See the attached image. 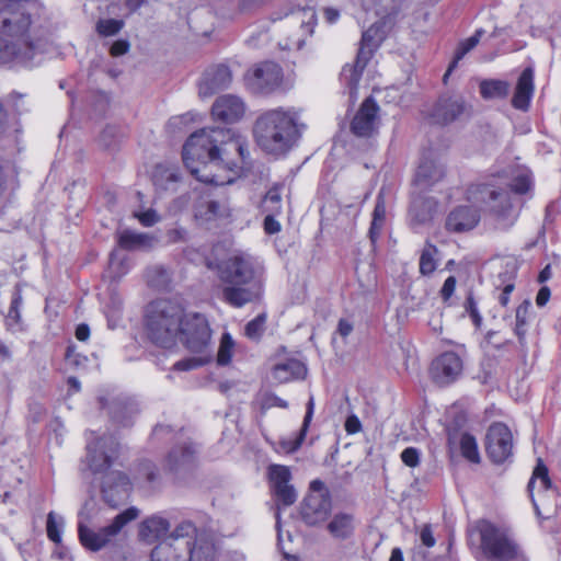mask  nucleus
<instances>
[{"label":"nucleus","instance_id":"obj_1","mask_svg":"<svg viewBox=\"0 0 561 561\" xmlns=\"http://www.w3.org/2000/svg\"><path fill=\"white\" fill-rule=\"evenodd\" d=\"M262 275V266L249 254L237 253L221 261L218 276L226 284L222 299L236 308L259 300L263 294Z\"/></svg>","mask_w":561,"mask_h":561},{"label":"nucleus","instance_id":"obj_2","mask_svg":"<svg viewBox=\"0 0 561 561\" xmlns=\"http://www.w3.org/2000/svg\"><path fill=\"white\" fill-rule=\"evenodd\" d=\"M305 125L294 107H277L262 112L253 125L256 145L267 154L285 156L301 138Z\"/></svg>","mask_w":561,"mask_h":561},{"label":"nucleus","instance_id":"obj_3","mask_svg":"<svg viewBox=\"0 0 561 561\" xmlns=\"http://www.w3.org/2000/svg\"><path fill=\"white\" fill-rule=\"evenodd\" d=\"M0 36L19 50L31 46L30 61L46 42V32L32 20L26 4L18 0H0Z\"/></svg>","mask_w":561,"mask_h":561},{"label":"nucleus","instance_id":"obj_4","mask_svg":"<svg viewBox=\"0 0 561 561\" xmlns=\"http://www.w3.org/2000/svg\"><path fill=\"white\" fill-rule=\"evenodd\" d=\"M227 131L218 130V128H203L192 134L183 146V162L187 170L199 181L210 182L215 184L231 183L232 179L217 180L201 174V168L196 162L205 169L207 164L216 167V158L218 157V141H224Z\"/></svg>","mask_w":561,"mask_h":561},{"label":"nucleus","instance_id":"obj_5","mask_svg":"<svg viewBox=\"0 0 561 561\" xmlns=\"http://www.w3.org/2000/svg\"><path fill=\"white\" fill-rule=\"evenodd\" d=\"M183 311L180 304L168 299L150 302L145 316V327L150 341L162 347L173 346L179 334Z\"/></svg>","mask_w":561,"mask_h":561},{"label":"nucleus","instance_id":"obj_6","mask_svg":"<svg viewBox=\"0 0 561 561\" xmlns=\"http://www.w3.org/2000/svg\"><path fill=\"white\" fill-rule=\"evenodd\" d=\"M469 199L482 205L500 230H508L516 221L518 213L511 201V192L491 183L472 185Z\"/></svg>","mask_w":561,"mask_h":561},{"label":"nucleus","instance_id":"obj_7","mask_svg":"<svg viewBox=\"0 0 561 561\" xmlns=\"http://www.w3.org/2000/svg\"><path fill=\"white\" fill-rule=\"evenodd\" d=\"M476 529L480 535V547L492 561H526L519 546L505 531L489 520L477 522Z\"/></svg>","mask_w":561,"mask_h":561},{"label":"nucleus","instance_id":"obj_8","mask_svg":"<svg viewBox=\"0 0 561 561\" xmlns=\"http://www.w3.org/2000/svg\"><path fill=\"white\" fill-rule=\"evenodd\" d=\"M138 514L139 511L136 507H129L116 515L110 525L100 529H92L80 523L78 526L80 542L91 551H99L108 545L127 523L136 519Z\"/></svg>","mask_w":561,"mask_h":561},{"label":"nucleus","instance_id":"obj_9","mask_svg":"<svg viewBox=\"0 0 561 561\" xmlns=\"http://www.w3.org/2000/svg\"><path fill=\"white\" fill-rule=\"evenodd\" d=\"M211 339V331L206 317L198 312L185 313L179 325V340L188 351L193 353L204 352Z\"/></svg>","mask_w":561,"mask_h":561},{"label":"nucleus","instance_id":"obj_10","mask_svg":"<svg viewBox=\"0 0 561 561\" xmlns=\"http://www.w3.org/2000/svg\"><path fill=\"white\" fill-rule=\"evenodd\" d=\"M218 130L227 131V135H225L224 141H218L216 167H222L237 173L242 168L241 164L249 158L247 144L230 128H218Z\"/></svg>","mask_w":561,"mask_h":561},{"label":"nucleus","instance_id":"obj_11","mask_svg":"<svg viewBox=\"0 0 561 561\" xmlns=\"http://www.w3.org/2000/svg\"><path fill=\"white\" fill-rule=\"evenodd\" d=\"M118 442L112 436H102L87 445V456L83 463L93 474L107 470L117 457Z\"/></svg>","mask_w":561,"mask_h":561},{"label":"nucleus","instance_id":"obj_12","mask_svg":"<svg viewBox=\"0 0 561 561\" xmlns=\"http://www.w3.org/2000/svg\"><path fill=\"white\" fill-rule=\"evenodd\" d=\"M332 513L330 494L308 493L299 506V515L308 527H323Z\"/></svg>","mask_w":561,"mask_h":561},{"label":"nucleus","instance_id":"obj_13","mask_svg":"<svg viewBox=\"0 0 561 561\" xmlns=\"http://www.w3.org/2000/svg\"><path fill=\"white\" fill-rule=\"evenodd\" d=\"M485 450L494 463H503L513 455V435L504 423L490 425L485 435Z\"/></svg>","mask_w":561,"mask_h":561},{"label":"nucleus","instance_id":"obj_14","mask_svg":"<svg viewBox=\"0 0 561 561\" xmlns=\"http://www.w3.org/2000/svg\"><path fill=\"white\" fill-rule=\"evenodd\" d=\"M462 360L455 352H445L436 357L431 365V377L438 386H447L456 381L462 373Z\"/></svg>","mask_w":561,"mask_h":561},{"label":"nucleus","instance_id":"obj_15","mask_svg":"<svg viewBox=\"0 0 561 561\" xmlns=\"http://www.w3.org/2000/svg\"><path fill=\"white\" fill-rule=\"evenodd\" d=\"M282 77V68L277 64L265 61L249 75L248 84L256 93H270L280 84Z\"/></svg>","mask_w":561,"mask_h":561},{"label":"nucleus","instance_id":"obj_16","mask_svg":"<svg viewBox=\"0 0 561 561\" xmlns=\"http://www.w3.org/2000/svg\"><path fill=\"white\" fill-rule=\"evenodd\" d=\"M377 33L378 28L374 26L363 33L355 65L350 68H343L342 75L347 79V83L351 88H355L357 85L362 72L371 57L374 48L377 47V44L375 43V36Z\"/></svg>","mask_w":561,"mask_h":561},{"label":"nucleus","instance_id":"obj_17","mask_svg":"<svg viewBox=\"0 0 561 561\" xmlns=\"http://www.w3.org/2000/svg\"><path fill=\"white\" fill-rule=\"evenodd\" d=\"M527 489L536 513L537 515H540L539 503L543 505L548 497H554L556 495V491L552 488V483L548 474V469L541 459H538Z\"/></svg>","mask_w":561,"mask_h":561},{"label":"nucleus","instance_id":"obj_18","mask_svg":"<svg viewBox=\"0 0 561 561\" xmlns=\"http://www.w3.org/2000/svg\"><path fill=\"white\" fill-rule=\"evenodd\" d=\"M130 484L128 477L121 471L108 472L102 482L104 501L112 507H116L128 497Z\"/></svg>","mask_w":561,"mask_h":561},{"label":"nucleus","instance_id":"obj_19","mask_svg":"<svg viewBox=\"0 0 561 561\" xmlns=\"http://www.w3.org/2000/svg\"><path fill=\"white\" fill-rule=\"evenodd\" d=\"M232 81L230 69L225 65L209 67L203 75L198 85L202 98L210 96L218 91L227 89Z\"/></svg>","mask_w":561,"mask_h":561},{"label":"nucleus","instance_id":"obj_20","mask_svg":"<svg viewBox=\"0 0 561 561\" xmlns=\"http://www.w3.org/2000/svg\"><path fill=\"white\" fill-rule=\"evenodd\" d=\"M268 473L277 501L285 506L293 505L296 502L297 493L289 484L291 478L289 469L286 466L272 465Z\"/></svg>","mask_w":561,"mask_h":561},{"label":"nucleus","instance_id":"obj_21","mask_svg":"<svg viewBox=\"0 0 561 561\" xmlns=\"http://www.w3.org/2000/svg\"><path fill=\"white\" fill-rule=\"evenodd\" d=\"M480 219V211L476 207L458 206L447 215L445 228L449 232L462 233L476 228Z\"/></svg>","mask_w":561,"mask_h":561},{"label":"nucleus","instance_id":"obj_22","mask_svg":"<svg viewBox=\"0 0 561 561\" xmlns=\"http://www.w3.org/2000/svg\"><path fill=\"white\" fill-rule=\"evenodd\" d=\"M379 111L378 104L373 98H367L359 106L352 123L351 130L358 137H369L374 129Z\"/></svg>","mask_w":561,"mask_h":561},{"label":"nucleus","instance_id":"obj_23","mask_svg":"<svg viewBox=\"0 0 561 561\" xmlns=\"http://www.w3.org/2000/svg\"><path fill=\"white\" fill-rule=\"evenodd\" d=\"M245 111L243 101L233 94L219 96L211 107V115L216 121L222 123H234L239 121Z\"/></svg>","mask_w":561,"mask_h":561},{"label":"nucleus","instance_id":"obj_24","mask_svg":"<svg viewBox=\"0 0 561 561\" xmlns=\"http://www.w3.org/2000/svg\"><path fill=\"white\" fill-rule=\"evenodd\" d=\"M466 112V104L460 96H442L434 105L431 117L433 123L447 125Z\"/></svg>","mask_w":561,"mask_h":561},{"label":"nucleus","instance_id":"obj_25","mask_svg":"<svg viewBox=\"0 0 561 561\" xmlns=\"http://www.w3.org/2000/svg\"><path fill=\"white\" fill-rule=\"evenodd\" d=\"M324 526L333 539L345 541L354 537L357 520L353 513L340 511L331 515Z\"/></svg>","mask_w":561,"mask_h":561},{"label":"nucleus","instance_id":"obj_26","mask_svg":"<svg viewBox=\"0 0 561 561\" xmlns=\"http://www.w3.org/2000/svg\"><path fill=\"white\" fill-rule=\"evenodd\" d=\"M195 453L191 443L175 445L167 456L165 468L174 474L191 470L195 461Z\"/></svg>","mask_w":561,"mask_h":561},{"label":"nucleus","instance_id":"obj_27","mask_svg":"<svg viewBox=\"0 0 561 561\" xmlns=\"http://www.w3.org/2000/svg\"><path fill=\"white\" fill-rule=\"evenodd\" d=\"M186 538L172 537L161 541L151 551V561H185Z\"/></svg>","mask_w":561,"mask_h":561},{"label":"nucleus","instance_id":"obj_28","mask_svg":"<svg viewBox=\"0 0 561 561\" xmlns=\"http://www.w3.org/2000/svg\"><path fill=\"white\" fill-rule=\"evenodd\" d=\"M187 553L185 561H214L215 543L210 535L196 534L194 538H186Z\"/></svg>","mask_w":561,"mask_h":561},{"label":"nucleus","instance_id":"obj_29","mask_svg":"<svg viewBox=\"0 0 561 561\" xmlns=\"http://www.w3.org/2000/svg\"><path fill=\"white\" fill-rule=\"evenodd\" d=\"M445 176V167L433 159L424 158L415 174L414 182L421 188L435 185Z\"/></svg>","mask_w":561,"mask_h":561},{"label":"nucleus","instance_id":"obj_30","mask_svg":"<svg viewBox=\"0 0 561 561\" xmlns=\"http://www.w3.org/2000/svg\"><path fill=\"white\" fill-rule=\"evenodd\" d=\"M159 243V239L146 232L124 230L118 234V244L127 251H148Z\"/></svg>","mask_w":561,"mask_h":561},{"label":"nucleus","instance_id":"obj_31","mask_svg":"<svg viewBox=\"0 0 561 561\" xmlns=\"http://www.w3.org/2000/svg\"><path fill=\"white\" fill-rule=\"evenodd\" d=\"M534 93V72L526 68L519 76L512 105L520 111H527Z\"/></svg>","mask_w":561,"mask_h":561},{"label":"nucleus","instance_id":"obj_32","mask_svg":"<svg viewBox=\"0 0 561 561\" xmlns=\"http://www.w3.org/2000/svg\"><path fill=\"white\" fill-rule=\"evenodd\" d=\"M181 181V173L174 164H157L152 172V183L159 191L176 190Z\"/></svg>","mask_w":561,"mask_h":561},{"label":"nucleus","instance_id":"obj_33","mask_svg":"<svg viewBox=\"0 0 561 561\" xmlns=\"http://www.w3.org/2000/svg\"><path fill=\"white\" fill-rule=\"evenodd\" d=\"M436 207L437 203L432 197H415L409 210L411 222L415 226L431 222L436 213Z\"/></svg>","mask_w":561,"mask_h":561},{"label":"nucleus","instance_id":"obj_34","mask_svg":"<svg viewBox=\"0 0 561 561\" xmlns=\"http://www.w3.org/2000/svg\"><path fill=\"white\" fill-rule=\"evenodd\" d=\"M230 208L225 197L219 199H201L195 207V216L205 221L229 216Z\"/></svg>","mask_w":561,"mask_h":561},{"label":"nucleus","instance_id":"obj_35","mask_svg":"<svg viewBox=\"0 0 561 561\" xmlns=\"http://www.w3.org/2000/svg\"><path fill=\"white\" fill-rule=\"evenodd\" d=\"M169 529L170 523L165 518L161 516H151L140 524L139 537L146 542H153L164 536Z\"/></svg>","mask_w":561,"mask_h":561},{"label":"nucleus","instance_id":"obj_36","mask_svg":"<svg viewBox=\"0 0 561 561\" xmlns=\"http://www.w3.org/2000/svg\"><path fill=\"white\" fill-rule=\"evenodd\" d=\"M313 409H314V400H313V397H310L309 401L307 403L306 415L304 417L302 426H301L299 433L294 438H285L279 442V446L285 453H287V454L295 453L296 450L299 449V447L304 443L309 424H310L312 415H313Z\"/></svg>","mask_w":561,"mask_h":561},{"label":"nucleus","instance_id":"obj_37","mask_svg":"<svg viewBox=\"0 0 561 561\" xmlns=\"http://www.w3.org/2000/svg\"><path fill=\"white\" fill-rule=\"evenodd\" d=\"M304 15H308V21H305L304 19H300L299 21V28L295 34H293L288 41L285 43L283 48L286 49H300L307 36L311 35L313 33V26H314V13L309 11H304Z\"/></svg>","mask_w":561,"mask_h":561},{"label":"nucleus","instance_id":"obj_38","mask_svg":"<svg viewBox=\"0 0 561 561\" xmlns=\"http://www.w3.org/2000/svg\"><path fill=\"white\" fill-rule=\"evenodd\" d=\"M136 413V404L131 401L115 400L110 407L112 420L122 426H129Z\"/></svg>","mask_w":561,"mask_h":561},{"label":"nucleus","instance_id":"obj_39","mask_svg":"<svg viewBox=\"0 0 561 561\" xmlns=\"http://www.w3.org/2000/svg\"><path fill=\"white\" fill-rule=\"evenodd\" d=\"M304 371L305 367L299 360L288 359L274 366L273 377L278 382H287L293 378L300 377Z\"/></svg>","mask_w":561,"mask_h":561},{"label":"nucleus","instance_id":"obj_40","mask_svg":"<svg viewBox=\"0 0 561 561\" xmlns=\"http://www.w3.org/2000/svg\"><path fill=\"white\" fill-rule=\"evenodd\" d=\"M31 50V46H26L24 50H19L18 47L11 45L4 39V37L0 36V62L5 64L10 61H16L20 64H27L30 62Z\"/></svg>","mask_w":561,"mask_h":561},{"label":"nucleus","instance_id":"obj_41","mask_svg":"<svg viewBox=\"0 0 561 561\" xmlns=\"http://www.w3.org/2000/svg\"><path fill=\"white\" fill-rule=\"evenodd\" d=\"M386 221V204L381 194L377 196L376 205L373 211V220L369 228V239L373 244L379 238Z\"/></svg>","mask_w":561,"mask_h":561},{"label":"nucleus","instance_id":"obj_42","mask_svg":"<svg viewBox=\"0 0 561 561\" xmlns=\"http://www.w3.org/2000/svg\"><path fill=\"white\" fill-rule=\"evenodd\" d=\"M510 92V84L503 80H484L480 93L484 99H504Z\"/></svg>","mask_w":561,"mask_h":561},{"label":"nucleus","instance_id":"obj_43","mask_svg":"<svg viewBox=\"0 0 561 561\" xmlns=\"http://www.w3.org/2000/svg\"><path fill=\"white\" fill-rule=\"evenodd\" d=\"M483 33H484V31L482 28H479L476 31V33L472 36L460 42V44L455 53L454 60L449 65L448 70L444 76V79H446L448 77V75L457 66L458 61L461 60L471 49H473L478 45Z\"/></svg>","mask_w":561,"mask_h":561},{"label":"nucleus","instance_id":"obj_44","mask_svg":"<svg viewBox=\"0 0 561 561\" xmlns=\"http://www.w3.org/2000/svg\"><path fill=\"white\" fill-rule=\"evenodd\" d=\"M437 254V248L426 242L420 256V273L424 276L431 275L437 267L435 255Z\"/></svg>","mask_w":561,"mask_h":561},{"label":"nucleus","instance_id":"obj_45","mask_svg":"<svg viewBox=\"0 0 561 561\" xmlns=\"http://www.w3.org/2000/svg\"><path fill=\"white\" fill-rule=\"evenodd\" d=\"M262 209L264 213L280 214L282 213V186L274 185L267 191L263 201Z\"/></svg>","mask_w":561,"mask_h":561},{"label":"nucleus","instance_id":"obj_46","mask_svg":"<svg viewBox=\"0 0 561 561\" xmlns=\"http://www.w3.org/2000/svg\"><path fill=\"white\" fill-rule=\"evenodd\" d=\"M460 450L462 456L471 462H480V455L478 451V445L476 438L469 434H462L460 438Z\"/></svg>","mask_w":561,"mask_h":561},{"label":"nucleus","instance_id":"obj_47","mask_svg":"<svg viewBox=\"0 0 561 561\" xmlns=\"http://www.w3.org/2000/svg\"><path fill=\"white\" fill-rule=\"evenodd\" d=\"M234 342L229 333H224L217 353V364L226 366L230 363L233 354Z\"/></svg>","mask_w":561,"mask_h":561},{"label":"nucleus","instance_id":"obj_48","mask_svg":"<svg viewBox=\"0 0 561 561\" xmlns=\"http://www.w3.org/2000/svg\"><path fill=\"white\" fill-rule=\"evenodd\" d=\"M530 307V302L528 300H525L516 309V324L514 331L520 342L524 340L526 333L525 327L527 324V314Z\"/></svg>","mask_w":561,"mask_h":561},{"label":"nucleus","instance_id":"obj_49","mask_svg":"<svg viewBox=\"0 0 561 561\" xmlns=\"http://www.w3.org/2000/svg\"><path fill=\"white\" fill-rule=\"evenodd\" d=\"M124 27V21L116 19H101L96 23V32L101 36H114Z\"/></svg>","mask_w":561,"mask_h":561},{"label":"nucleus","instance_id":"obj_50","mask_svg":"<svg viewBox=\"0 0 561 561\" xmlns=\"http://www.w3.org/2000/svg\"><path fill=\"white\" fill-rule=\"evenodd\" d=\"M266 316L260 313L253 320L248 322L244 329L245 335L251 340H259L265 331Z\"/></svg>","mask_w":561,"mask_h":561},{"label":"nucleus","instance_id":"obj_51","mask_svg":"<svg viewBox=\"0 0 561 561\" xmlns=\"http://www.w3.org/2000/svg\"><path fill=\"white\" fill-rule=\"evenodd\" d=\"M62 525H64L62 518L59 517V519H58L54 512H50L47 515V524H46L47 537L55 543H59L61 541L60 529H61Z\"/></svg>","mask_w":561,"mask_h":561},{"label":"nucleus","instance_id":"obj_52","mask_svg":"<svg viewBox=\"0 0 561 561\" xmlns=\"http://www.w3.org/2000/svg\"><path fill=\"white\" fill-rule=\"evenodd\" d=\"M121 138V130L117 126L108 125L106 126L101 135H100V144L105 149H112L116 146Z\"/></svg>","mask_w":561,"mask_h":561},{"label":"nucleus","instance_id":"obj_53","mask_svg":"<svg viewBox=\"0 0 561 561\" xmlns=\"http://www.w3.org/2000/svg\"><path fill=\"white\" fill-rule=\"evenodd\" d=\"M148 282L154 287H165L170 282V274L163 266H154L148 271Z\"/></svg>","mask_w":561,"mask_h":561},{"label":"nucleus","instance_id":"obj_54","mask_svg":"<svg viewBox=\"0 0 561 561\" xmlns=\"http://www.w3.org/2000/svg\"><path fill=\"white\" fill-rule=\"evenodd\" d=\"M22 305V297L19 293L14 294L8 314H7V323L10 328H13L20 324L21 314L20 307Z\"/></svg>","mask_w":561,"mask_h":561},{"label":"nucleus","instance_id":"obj_55","mask_svg":"<svg viewBox=\"0 0 561 561\" xmlns=\"http://www.w3.org/2000/svg\"><path fill=\"white\" fill-rule=\"evenodd\" d=\"M463 308L466 313L471 318L474 327L480 328L482 324V317L478 310L477 301L474 300L472 293H469L463 304Z\"/></svg>","mask_w":561,"mask_h":561},{"label":"nucleus","instance_id":"obj_56","mask_svg":"<svg viewBox=\"0 0 561 561\" xmlns=\"http://www.w3.org/2000/svg\"><path fill=\"white\" fill-rule=\"evenodd\" d=\"M138 473L140 477H144L146 481L149 483H153L158 478V472L154 463L148 460L140 463Z\"/></svg>","mask_w":561,"mask_h":561},{"label":"nucleus","instance_id":"obj_57","mask_svg":"<svg viewBox=\"0 0 561 561\" xmlns=\"http://www.w3.org/2000/svg\"><path fill=\"white\" fill-rule=\"evenodd\" d=\"M196 534L198 533L196 531L195 526L191 522H183L174 529V531L170 535L169 538H194L192 535L195 536Z\"/></svg>","mask_w":561,"mask_h":561},{"label":"nucleus","instance_id":"obj_58","mask_svg":"<svg viewBox=\"0 0 561 561\" xmlns=\"http://www.w3.org/2000/svg\"><path fill=\"white\" fill-rule=\"evenodd\" d=\"M401 460L408 467L414 468L420 463V451L414 447H408L401 453Z\"/></svg>","mask_w":561,"mask_h":561},{"label":"nucleus","instance_id":"obj_59","mask_svg":"<svg viewBox=\"0 0 561 561\" xmlns=\"http://www.w3.org/2000/svg\"><path fill=\"white\" fill-rule=\"evenodd\" d=\"M530 187V179L526 174L516 176L511 184V190L517 194H525Z\"/></svg>","mask_w":561,"mask_h":561},{"label":"nucleus","instance_id":"obj_60","mask_svg":"<svg viewBox=\"0 0 561 561\" xmlns=\"http://www.w3.org/2000/svg\"><path fill=\"white\" fill-rule=\"evenodd\" d=\"M135 216L145 227H151L160 220V216L153 209H147L146 211L135 214Z\"/></svg>","mask_w":561,"mask_h":561},{"label":"nucleus","instance_id":"obj_61","mask_svg":"<svg viewBox=\"0 0 561 561\" xmlns=\"http://www.w3.org/2000/svg\"><path fill=\"white\" fill-rule=\"evenodd\" d=\"M9 105L14 110L15 114H22L26 111L23 102V95L16 92L11 93L8 96Z\"/></svg>","mask_w":561,"mask_h":561},{"label":"nucleus","instance_id":"obj_62","mask_svg":"<svg viewBox=\"0 0 561 561\" xmlns=\"http://www.w3.org/2000/svg\"><path fill=\"white\" fill-rule=\"evenodd\" d=\"M277 214L266 213L264 219V230L268 234L277 233L280 230V224L275 219Z\"/></svg>","mask_w":561,"mask_h":561},{"label":"nucleus","instance_id":"obj_63","mask_svg":"<svg viewBox=\"0 0 561 561\" xmlns=\"http://www.w3.org/2000/svg\"><path fill=\"white\" fill-rule=\"evenodd\" d=\"M130 44L127 39H118L114 42L110 48V54L113 57L125 55L129 50Z\"/></svg>","mask_w":561,"mask_h":561},{"label":"nucleus","instance_id":"obj_64","mask_svg":"<svg viewBox=\"0 0 561 561\" xmlns=\"http://www.w3.org/2000/svg\"><path fill=\"white\" fill-rule=\"evenodd\" d=\"M456 284L457 280L455 276H449L446 278L440 289V297L443 298V300L447 301L453 296L456 288Z\"/></svg>","mask_w":561,"mask_h":561}]
</instances>
